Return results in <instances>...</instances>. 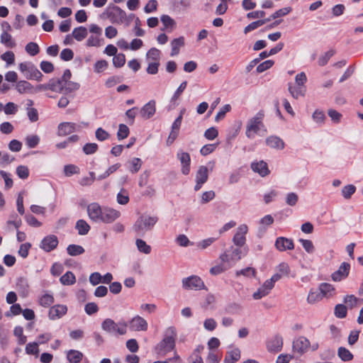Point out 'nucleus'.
<instances>
[{
    "mask_svg": "<svg viewBox=\"0 0 363 363\" xmlns=\"http://www.w3.org/2000/svg\"><path fill=\"white\" fill-rule=\"evenodd\" d=\"M252 169L259 174L261 177H265L269 174L267 164L263 161L253 162L251 164Z\"/></svg>",
    "mask_w": 363,
    "mask_h": 363,
    "instance_id": "b1692460",
    "label": "nucleus"
},
{
    "mask_svg": "<svg viewBox=\"0 0 363 363\" xmlns=\"http://www.w3.org/2000/svg\"><path fill=\"white\" fill-rule=\"evenodd\" d=\"M76 229L80 235H85L89 233L90 225L86 220L81 219L77 222Z\"/></svg>",
    "mask_w": 363,
    "mask_h": 363,
    "instance_id": "a19ab883",
    "label": "nucleus"
},
{
    "mask_svg": "<svg viewBox=\"0 0 363 363\" xmlns=\"http://www.w3.org/2000/svg\"><path fill=\"white\" fill-rule=\"evenodd\" d=\"M96 176L93 172H89V177H83L79 180V184L82 186H91L95 181Z\"/></svg>",
    "mask_w": 363,
    "mask_h": 363,
    "instance_id": "3c124183",
    "label": "nucleus"
},
{
    "mask_svg": "<svg viewBox=\"0 0 363 363\" xmlns=\"http://www.w3.org/2000/svg\"><path fill=\"white\" fill-rule=\"evenodd\" d=\"M101 18H108L113 23L122 24L126 20V13L116 6H108L101 15Z\"/></svg>",
    "mask_w": 363,
    "mask_h": 363,
    "instance_id": "423d86ee",
    "label": "nucleus"
},
{
    "mask_svg": "<svg viewBox=\"0 0 363 363\" xmlns=\"http://www.w3.org/2000/svg\"><path fill=\"white\" fill-rule=\"evenodd\" d=\"M86 212L89 218L96 223H112L121 216L119 211L108 206H101L97 202L88 204Z\"/></svg>",
    "mask_w": 363,
    "mask_h": 363,
    "instance_id": "f257e3e1",
    "label": "nucleus"
},
{
    "mask_svg": "<svg viewBox=\"0 0 363 363\" xmlns=\"http://www.w3.org/2000/svg\"><path fill=\"white\" fill-rule=\"evenodd\" d=\"M83 354L78 350H70L67 352V360L71 363H79L82 361Z\"/></svg>",
    "mask_w": 363,
    "mask_h": 363,
    "instance_id": "f704fd0d",
    "label": "nucleus"
},
{
    "mask_svg": "<svg viewBox=\"0 0 363 363\" xmlns=\"http://www.w3.org/2000/svg\"><path fill=\"white\" fill-rule=\"evenodd\" d=\"M275 247L279 251L291 250L294 248V244L291 239L284 237L277 238L275 241Z\"/></svg>",
    "mask_w": 363,
    "mask_h": 363,
    "instance_id": "412c9836",
    "label": "nucleus"
},
{
    "mask_svg": "<svg viewBox=\"0 0 363 363\" xmlns=\"http://www.w3.org/2000/svg\"><path fill=\"white\" fill-rule=\"evenodd\" d=\"M88 29L84 26L75 28L72 33V37L77 41H82L88 35Z\"/></svg>",
    "mask_w": 363,
    "mask_h": 363,
    "instance_id": "2f4dec72",
    "label": "nucleus"
},
{
    "mask_svg": "<svg viewBox=\"0 0 363 363\" xmlns=\"http://www.w3.org/2000/svg\"><path fill=\"white\" fill-rule=\"evenodd\" d=\"M1 59L6 63L8 67L14 63L15 55L12 51H6L1 55Z\"/></svg>",
    "mask_w": 363,
    "mask_h": 363,
    "instance_id": "e2e57ef3",
    "label": "nucleus"
},
{
    "mask_svg": "<svg viewBox=\"0 0 363 363\" xmlns=\"http://www.w3.org/2000/svg\"><path fill=\"white\" fill-rule=\"evenodd\" d=\"M0 42L6 48H13L16 45L15 40L9 33H1Z\"/></svg>",
    "mask_w": 363,
    "mask_h": 363,
    "instance_id": "473e14b6",
    "label": "nucleus"
},
{
    "mask_svg": "<svg viewBox=\"0 0 363 363\" xmlns=\"http://www.w3.org/2000/svg\"><path fill=\"white\" fill-rule=\"evenodd\" d=\"M156 111V101L151 100L145 104L140 109V113L142 118L147 119L152 117Z\"/></svg>",
    "mask_w": 363,
    "mask_h": 363,
    "instance_id": "4be33fe9",
    "label": "nucleus"
},
{
    "mask_svg": "<svg viewBox=\"0 0 363 363\" xmlns=\"http://www.w3.org/2000/svg\"><path fill=\"white\" fill-rule=\"evenodd\" d=\"M54 296L52 293L49 291H43L38 298V303L43 307H48L54 303Z\"/></svg>",
    "mask_w": 363,
    "mask_h": 363,
    "instance_id": "c756f323",
    "label": "nucleus"
},
{
    "mask_svg": "<svg viewBox=\"0 0 363 363\" xmlns=\"http://www.w3.org/2000/svg\"><path fill=\"white\" fill-rule=\"evenodd\" d=\"M58 245V239L56 235H49L45 236L40 243V247L43 251L49 252L55 250Z\"/></svg>",
    "mask_w": 363,
    "mask_h": 363,
    "instance_id": "2eb2a0df",
    "label": "nucleus"
},
{
    "mask_svg": "<svg viewBox=\"0 0 363 363\" xmlns=\"http://www.w3.org/2000/svg\"><path fill=\"white\" fill-rule=\"evenodd\" d=\"M277 272L274 274L272 277H277L276 282L279 281L282 277L289 276L290 273V268L287 263L282 262L280 263L277 267Z\"/></svg>",
    "mask_w": 363,
    "mask_h": 363,
    "instance_id": "7c9ffc66",
    "label": "nucleus"
},
{
    "mask_svg": "<svg viewBox=\"0 0 363 363\" xmlns=\"http://www.w3.org/2000/svg\"><path fill=\"white\" fill-rule=\"evenodd\" d=\"M61 83H62V92L65 93H70L77 91L80 86L78 82H72L71 80L61 81Z\"/></svg>",
    "mask_w": 363,
    "mask_h": 363,
    "instance_id": "72a5a7b5",
    "label": "nucleus"
},
{
    "mask_svg": "<svg viewBox=\"0 0 363 363\" xmlns=\"http://www.w3.org/2000/svg\"><path fill=\"white\" fill-rule=\"evenodd\" d=\"M108 66V63L106 60H98L94 65V71L95 73L99 74L104 72Z\"/></svg>",
    "mask_w": 363,
    "mask_h": 363,
    "instance_id": "864d4df0",
    "label": "nucleus"
},
{
    "mask_svg": "<svg viewBox=\"0 0 363 363\" xmlns=\"http://www.w3.org/2000/svg\"><path fill=\"white\" fill-rule=\"evenodd\" d=\"M16 89L19 94H32L40 91L37 88H33L32 84L27 81L21 80L16 83Z\"/></svg>",
    "mask_w": 363,
    "mask_h": 363,
    "instance_id": "5701e85b",
    "label": "nucleus"
},
{
    "mask_svg": "<svg viewBox=\"0 0 363 363\" xmlns=\"http://www.w3.org/2000/svg\"><path fill=\"white\" fill-rule=\"evenodd\" d=\"M208 178V169L205 166H200L196 174L195 191H199Z\"/></svg>",
    "mask_w": 363,
    "mask_h": 363,
    "instance_id": "f3484780",
    "label": "nucleus"
},
{
    "mask_svg": "<svg viewBox=\"0 0 363 363\" xmlns=\"http://www.w3.org/2000/svg\"><path fill=\"white\" fill-rule=\"evenodd\" d=\"M63 172L65 177H69L74 174H79L80 169L74 164H67L63 168Z\"/></svg>",
    "mask_w": 363,
    "mask_h": 363,
    "instance_id": "a18cd8bd",
    "label": "nucleus"
},
{
    "mask_svg": "<svg viewBox=\"0 0 363 363\" xmlns=\"http://www.w3.org/2000/svg\"><path fill=\"white\" fill-rule=\"evenodd\" d=\"M101 327L105 333L111 335H123L127 333V323L124 321L116 323L111 318H106Z\"/></svg>",
    "mask_w": 363,
    "mask_h": 363,
    "instance_id": "39448f33",
    "label": "nucleus"
},
{
    "mask_svg": "<svg viewBox=\"0 0 363 363\" xmlns=\"http://www.w3.org/2000/svg\"><path fill=\"white\" fill-rule=\"evenodd\" d=\"M177 156L182 163V172L187 175L190 172V156L189 153L181 152L177 154Z\"/></svg>",
    "mask_w": 363,
    "mask_h": 363,
    "instance_id": "bb28decb",
    "label": "nucleus"
},
{
    "mask_svg": "<svg viewBox=\"0 0 363 363\" xmlns=\"http://www.w3.org/2000/svg\"><path fill=\"white\" fill-rule=\"evenodd\" d=\"M323 298L320 292L311 291L307 296V301L310 304H313L321 301Z\"/></svg>",
    "mask_w": 363,
    "mask_h": 363,
    "instance_id": "4d7b16f0",
    "label": "nucleus"
},
{
    "mask_svg": "<svg viewBox=\"0 0 363 363\" xmlns=\"http://www.w3.org/2000/svg\"><path fill=\"white\" fill-rule=\"evenodd\" d=\"M26 51L31 56L36 55L39 51V47L37 43H29L26 45Z\"/></svg>",
    "mask_w": 363,
    "mask_h": 363,
    "instance_id": "774afa93",
    "label": "nucleus"
},
{
    "mask_svg": "<svg viewBox=\"0 0 363 363\" xmlns=\"http://www.w3.org/2000/svg\"><path fill=\"white\" fill-rule=\"evenodd\" d=\"M89 36L86 40V45L89 48H100L104 45V39L102 36V28L95 24L91 23L88 27Z\"/></svg>",
    "mask_w": 363,
    "mask_h": 363,
    "instance_id": "20e7f679",
    "label": "nucleus"
},
{
    "mask_svg": "<svg viewBox=\"0 0 363 363\" xmlns=\"http://www.w3.org/2000/svg\"><path fill=\"white\" fill-rule=\"evenodd\" d=\"M40 90L50 89L55 92H62V83L60 79H51L47 84H40L38 86Z\"/></svg>",
    "mask_w": 363,
    "mask_h": 363,
    "instance_id": "393cba45",
    "label": "nucleus"
},
{
    "mask_svg": "<svg viewBox=\"0 0 363 363\" xmlns=\"http://www.w3.org/2000/svg\"><path fill=\"white\" fill-rule=\"evenodd\" d=\"M328 115L333 123L337 124L341 122L342 115L335 109L330 108L328 110Z\"/></svg>",
    "mask_w": 363,
    "mask_h": 363,
    "instance_id": "8fccbe9b",
    "label": "nucleus"
},
{
    "mask_svg": "<svg viewBox=\"0 0 363 363\" xmlns=\"http://www.w3.org/2000/svg\"><path fill=\"white\" fill-rule=\"evenodd\" d=\"M67 253L71 256H77L82 255L84 250V248L77 245H69L67 248Z\"/></svg>",
    "mask_w": 363,
    "mask_h": 363,
    "instance_id": "6e6d98bb",
    "label": "nucleus"
},
{
    "mask_svg": "<svg viewBox=\"0 0 363 363\" xmlns=\"http://www.w3.org/2000/svg\"><path fill=\"white\" fill-rule=\"evenodd\" d=\"M350 269V265L348 263L342 262L338 269L332 274V279L334 281H340L345 279L349 274Z\"/></svg>",
    "mask_w": 363,
    "mask_h": 363,
    "instance_id": "a211bd4d",
    "label": "nucleus"
},
{
    "mask_svg": "<svg viewBox=\"0 0 363 363\" xmlns=\"http://www.w3.org/2000/svg\"><path fill=\"white\" fill-rule=\"evenodd\" d=\"M184 39L183 37L176 38L172 41V52L171 56H174L179 54V49L184 45Z\"/></svg>",
    "mask_w": 363,
    "mask_h": 363,
    "instance_id": "ea45409f",
    "label": "nucleus"
},
{
    "mask_svg": "<svg viewBox=\"0 0 363 363\" xmlns=\"http://www.w3.org/2000/svg\"><path fill=\"white\" fill-rule=\"evenodd\" d=\"M263 118L264 113L260 111L247 121L245 135L248 138H253L255 134H259L262 131L266 133Z\"/></svg>",
    "mask_w": 363,
    "mask_h": 363,
    "instance_id": "7ed1b4c3",
    "label": "nucleus"
},
{
    "mask_svg": "<svg viewBox=\"0 0 363 363\" xmlns=\"http://www.w3.org/2000/svg\"><path fill=\"white\" fill-rule=\"evenodd\" d=\"M79 125L72 122H62L58 124L57 134L58 136L64 137L70 135L78 130Z\"/></svg>",
    "mask_w": 363,
    "mask_h": 363,
    "instance_id": "ddd939ff",
    "label": "nucleus"
},
{
    "mask_svg": "<svg viewBox=\"0 0 363 363\" xmlns=\"http://www.w3.org/2000/svg\"><path fill=\"white\" fill-rule=\"evenodd\" d=\"M344 302L347 308L352 309L360 305L363 300L357 298L354 295H347L344 298Z\"/></svg>",
    "mask_w": 363,
    "mask_h": 363,
    "instance_id": "e433bc0d",
    "label": "nucleus"
},
{
    "mask_svg": "<svg viewBox=\"0 0 363 363\" xmlns=\"http://www.w3.org/2000/svg\"><path fill=\"white\" fill-rule=\"evenodd\" d=\"M335 51L333 50H328L325 52L322 56H320L318 59V65L320 66L325 65L329 60L334 55Z\"/></svg>",
    "mask_w": 363,
    "mask_h": 363,
    "instance_id": "338daca9",
    "label": "nucleus"
},
{
    "mask_svg": "<svg viewBox=\"0 0 363 363\" xmlns=\"http://www.w3.org/2000/svg\"><path fill=\"white\" fill-rule=\"evenodd\" d=\"M39 344L37 342H30L26 345V352L28 354H34L38 356L39 354Z\"/></svg>",
    "mask_w": 363,
    "mask_h": 363,
    "instance_id": "bf43d9fd",
    "label": "nucleus"
},
{
    "mask_svg": "<svg viewBox=\"0 0 363 363\" xmlns=\"http://www.w3.org/2000/svg\"><path fill=\"white\" fill-rule=\"evenodd\" d=\"M120 167V163H116L109 166L103 174L98 176L97 179L103 180L108 178L111 174L115 173Z\"/></svg>",
    "mask_w": 363,
    "mask_h": 363,
    "instance_id": "79ce46f5",
    "label": "nucleus"
},
{
    "mask_svg": "<svg viewBox=\"0 0 363 363\" xmlns=\"http://www.w3.org/2000/svg\"><path fill=\"white\" fill-rule=\"evenodd\" d=\"M156 219L151 217H140L135 223L133 229L138 235H143L156 223Z\"/></svg>",
    "mask_w": 363,
    "mask_h": 363,
    "instance_id": "6e6552de",
    "label": "nucleus"
},
{
    "mask_svg": "<svg viewBox=\"0 0 363 363\" xmlns=\"http://www.w3.org/2000/svg\"><path fill=\"white\" fill-rule=\"evenodd\" d=\"M128 164L129 171L132 173H136L140 170L142 166V161L140 158L134 157L128 162Z\"/></svg>",
    "mask_w": 363,
    "mask_h": 363,
    "instance_id": "49530a36",
    "label": "nucleus"
},
{
    "mask_svg": "<svg viewBox=\"0 0 363 363\" xmlns=\"http://www.w3.org/2000/svg\"><path fill=\"white\" fill-rule=\"evenodd\" d=\"M298 241L301 243L303 249L306 250V252L309 254H312L314 252L315 247L311 240L306 239H299Z\"/></svg>",
    "mask_w": 363,
    "mask_h": 363,
    "instance_id": "680f3d73",
    "label": "nucleus"
},
{
    "mask_svg": "<svg viewBox=\"0 0 363 363\" xmlns=\"http://www.w3.org/2000/svg\"><path fill=\"white\" fill-rule=\"evenodd\" d=\"M275 277H271L269 279L266 280L262 285L252 294V298L255 300H259L265 296H267L272 289L274 286V284L276 283Z\"/></svg>",
    "mask_w": 363,
    "mask_h": 363,
    "instance_id": "9d476101",
    "label": "nucleus"
},
{
    "mask_svg": "<svg viewBox=\"0 0 363 363\" xmlns=\"http://www.w3.org/2000/svg\"><path fill=\"white\" fill-rule=\"evenodd\" d=\"M283 347V338L280 335L272 337L267 343V349L269 352H278Z\"/></svg>",
    "mask_w": 363,
    "mask_h": 363,
    "instance_id": "aec40b11",
    "label": "nucleus"
},
{
    "mask_svg": "<svg viewBox=\"0 0 363 363\" xmlns=\"http://www.w3.org/2000/svg\"><path fill=\"white\" fill-rule=\"evenodd\" d=\"M30 247L31 244L30 242H25L21 244L18 251V255L22 258H26L28 256Z\"/></svg>",
    "mask_w": 363,
    "mask_h": 363,
    "instance_id": "0e129e2a",
    "label": "nucleus"
},
{
    "mask_svg": "<svg viewBox=\"0 0 363 363\" xmlns=\"http://www.w3.org/2000/svg\"><path fill=\"white\" fill-rule=\"evenodd\" d=\"M146 61L148 65L147 72L150 74H156L159 65V50L156 48H151L146 54Z\"/></svg>",
    "mask_w": 363,
    "mask_h": 363,
    "instance_id": "1a4fd4ad",
    "label": "nucleus"
},
{
    "mask_svg": "<svg viewBox=\"0 0 363 363\" xmlns=\"http://www.w3.org/2000/svg\"><path fill=\"white\" fill-rule=\"evenodd\" d=\"M129 328L135 332L145 331L147 329V323L141 316L135 315L130 320Z\"/></svg>",
    "mask_w": 363,
    "mask_h": 363,
    "instance_id": "dca6fc26",
    "label": "nucleus"
},
{
    "mask_svg": "<svg viewBox=\"0 0 363 363\" xmlns=\"http://www.w3.org/2000/svg\"><path fill=\"white\" fill-rule=\"evenodd\" d=\"M241 259V251L238 248L233 249L231 252L228 250L223 252L219 257L221 262H225L228 268L231 267L232 264Z\"/></svg>",
    "mask_w": 363,
    "mask_h": 363,
    "instance_id": "9b49d317",
    "label": "nucleus"
},
{
    "mask_svg": "<svg viewBox=\"0 0 363 363\" xmlns=\"http://www.w3.org/2000/svg\"><path fill=\"white\" fill-rule=\"evenodd\" d=\"M60 281L62 285H72L76 281V277L72 272H67L60 277Z\"/></svg>",
    "mask_w": 363,
    "mask_h": 363,
    "instance_id": "37998d69",
    "label": "nucleus"
},
{
    "mask_svg": "<svg viewBox=\"0 0 363 363\" xmlns=\"http://www.w3.org/2000/svg\"><path fill=\"white\" fill-rule=\"evenodd\" d=\"M288 90L294 99H298L299 97H303L305 96L306 87L296 86L289 83L288 84Z\"/></svg>",
    "mask_w": 363,
    "mask_h": 363,
    "instance_id": "cd10ccee",
    "label": "nucleus"
},
{
    "mask_svg": "<svg viewBox=\"0 0 363 363\" xmlns=\"http://www.w3.org/2000/svg\"><path fill=\"white\" fill-rule=\"evenodd\" d=\"M182 286L188 290H200L204 287V284L199 277L191 276L182 280Z\"/></svg>",
    "mask_w": 363,
    "mask_h": 363,
    "instance_id": "f8f14e48",
    "label": "nucleus"
},
{
    "mask_svg": "<svg viewBox=\"0 0 363 363\" xmlns=\"http://www.w3.org/2000/svg\"><path fill=\"white\" fill-rule=\"evenodd\" d=\"M312 118L317 124L323 125L325 121V115L323 111L317 109L313 112Z\"/></svg>",
    "mask_w": 363,
    "mask_h": 363,
    "instance_id": "603ef678",
    "label": "nucleus"
},
{
    "mask_svg": "<svg viewBox=\"0 0 363 363\" xmlns=\"http://www.w3.org/2000/svg\"><path fill=\"white\" fill-rule=\"evenodd\" d=\"M129 201L130 198L128 191L122 188L116 194V202L119 205L125 206L128 203Z\"/></svg>",
    "mask_w": 363,
    "mask_h": 363,
    "instance_id": "4c0bfd02",
    "label": "nucleus"
},
{
    "mask_svg": "<svg viewBox=\"0 0 363 363\" xmlns=\"http://www.w3.org/2000/svg\"><path fill=\"white\" fill-rule=\"evenodd\" d=\"M135 245L140 252L149 254L151 252V247L142 239H137Z\"/></svg>",
    "mask_w": 363,
    "mask_h": 363,
    "instance_id": "5fc2aeb1",
    "label": "nucleus"
},
{
    "mask_svg": "<svg viewBox=\"0 0 363 363\" xmlns=\"http://www.w3.org/2000/svg\"><path fill=\"white\" fill-rule=\"evenodd\" d=\"M248 231L247 225L242 224L237 228V232L233 237V241L237 246H242L245 243V235Z\"/></svg>",
    "mask_w": 363,
    "mask_h": 363,
    "instance_id": "6ab92c4d",
    "label": "nucleus"
},
{
    "mask_svg": "<svg viewBox=\"0 0 363 363\" xmlns=\"http://www.w3.org/2000/svg\"><path fill=\"white\" fill-rule=\"evenodd\" d=\"M228 269H229V268L225 264V262H221V261H220L219 264H218L217 265H216V266H214V267L211 268L210 273L212 275H218V274H220L223 273V272H225Z\"/></svg>",
    "mask_w": 363,
    "mask_h": 363,
    "instance_id": "13d9d810",
    "label": "nucleus"
},
{
    "mask_svg": "<svg viewBox=\"0 0 363 363\" xmlns=\"http://www.w3.org/2000/svg\"><path fill=\"white\" fill-rule=\"evenodd\" d=\"M319 290L323 297H330L333 296L335 291V287L330 284L322 283L319 286Z\"/></svg>",
    "mask_w": 363,
    "mask_h": 363,
    "instance_id": "58836bf2",
    "label": "nucleus"
},
{
    "mask_svg": "<svg viewBox=\"0 0 363 363\" xmlns=\"http://www.w3.org/2000/svg\"><path fill=\"white\" fill-rule=\"evenodd\" d=\"M319 348L317 340H310L304 336H299L292 342V350L294 353L303 355L308 352H315Z\"/></svg>",
    "mask_w": 363,
    "mask_h": 363,
    "instance_id": "f03ea898",
    "label": "nucleus"
},
{
    "mask_svg": "<svg viewBox=\"0 0 363 363\" xmlns=\"http://www.w3.org/2000/svg\"><path fill=\"white\" fill-rule=\"evenodd\" d=\"M240 358V350L235 348L227 352L224 359V363H234Z\"/></svg>",
    "mask_w": 363,
    "mask_h": 363,
    "instance_id": "c9c22d12",
    "label": "nucleus"
},
{
    "mask_svg": "<svg viewBox=\"0 0 363 363\" xmlns=\"http://www.w3.org/2000/svg\"><path fill=\"white\" fill-rule=\"evenodd\" d=\"M129 134V128L126 125L120 124L117 133V137L119 140L126 138Z\"/></svg>",
    "mask_w": 363,
    "mask_h": 363,
    "instance_id": "69168bd1",
    "label": "nucleus"
},
{
    "mask_svg": "<svg viewBox=\"0 0 363 363\" xmlns=\"http://www.w3.org/2000/svg\"><path fill=\"white\" fill-rule=\"evenodd\" d=\"M40 137L38 135H28L25 138L26 145L28 148H35L40 143Z\"/></svg>",
    "mask_w": 363,
    "mask_h": 363,
    "instance_id": "c03bdc74",
    "label": "nucleus"
},
{
    "mask_svg": "<svg viewBox=\"0 0 363 363\" xmlns=\"http://www.w3.org/2000/svg\"><path fill=\"white\" fill-rule=\"evenodd\" d=\"M355 190L356 187L353 184L346 185L342 189V195L345 199H349L355 192Z\"/></svg>",
    "mask_w": 363,
    "mask_h": 363,
    "instance_id": "052dcab7",
    "label": "nucleus"
},
{
    "mask_svg": "<svg viewBox=\"0 0 363 363\" xmlns=\"http://www.w3.org/2000/svg\"><path fill=\"white\" fill-rule=\"evenodd\" d=\"M338 357L344 362L350 361L353 359V354L345 347H340L337 351Z\"/></svg>",
    "mask_w": 363,
    "mask_h": 363,
    "instance_id": "de8ad7c7",
    "label": "nucleus"
},
{
    "mask_svg": "<svg viewBox=\"0 0 363 363\" xmlns=\"http://www.w3.org/2000/svg\"><path fill=\"white\" fill-rule=\"evenodd\" d=\"M160 21L162 25L161 29L167 33H171L176 28L177 23L175 21L167 15L162 16L160 17Z\"/></svg>",
    "mask_w": 363,
    "mask_h": 363,
    "instance_id": "a878e982",
    "label": "nucleus"
},
{
    "mask_svg": "<svg viewBox=\"0 0 363 363\" xmlns=\"http://www.w3.org/2000/svg\"><path fill=\"white\" fill-rule=\"evenodd\" d=\"M266 144L271 148L276 150H283L284 148V141L279 137L271 135L266 139Z\"/></svg>",
    "mask_w": 363,
    "mask_h": 363,
    "instance_id": "c85d7f7f",
    "label": "nucleus"
},
{
    "mask_svg": "<svg viewBox=\"0 0 363 363\" xmlns=\"http://www.w3.org/2000/svg\"><path fill=\"white\" fill-rule=\"evenodd\" d=\"M269 21H270V19H264V20H259V21L252 22L244 28V33L245 34H247V33H249L253 30H255L256 28L263 26L264 23H266L267 22H268Z\"/></svg>",
    "mask_w": 363,
    "mask_h": 363,
    "instance_id": "09e8293b",
    "label": "nucleus"
},
{
    "mask_svg": "<svg viewBox=\"0 0 363 363\" xmlns=\"http://www.w3.org/2000/svg\"><path fill=\"white\" fill-rule=\"evenodd\" d=\"M176 331L173 327L168 328L164 333V337L160 342V355H165L175 347Z\"/></svg>",
    "mask_w": 363,
    "mask_h": 363,
    "instance_id": "0eeeda50",
    "label": "nucleus"
},
{
    "mask_svg": "<svg viewBox=\"0 0 363 363\" xmlns=\"http://www.w3.org/2000/svg\"><path fill=\"white\" fill-rule=\"evenodd\" d=\"M67 306L64 304H56L50 307L48 311V318L51 320L62 318L67 313Z\"/></svg>",
    "mask_w": 363,
    "mask_h": 363,
    "instance_id": "4468645a",
    "label": "nucleus"
}]
</instances>
